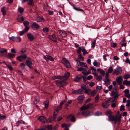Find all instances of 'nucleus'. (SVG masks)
<instances>
[{
    "mask_svg": "<svg viewBox=\"0 0 130 130\" xmlns=\"http://www.w3.org/2000/svg\"><path fill=\"white\" fill-rule=\"evenodd\" d=\"M93 113H94L93 112L88 110L84 111L81 113V114L85 117L92 115L93 114Z\"/></svg>",
    "mask_w": 130,
    "mask_h": 130,
    "instance_id": "f257e3e1",
    "label": "nucleus"
},
{
    "mask_svg": "<svg viewBox=\"0 0 130 130\" xmlns=\"http://www.w3.org/2000/svg\"><path fill=\"white\" fill-rule=\"evenodd\" d=\"M62 62L67 68H70L71 66L69 61L65 58H63L62 60Z\"/></svg>",
    "mask_w": 130,
    "mask_h": 130,
    "instance_id": "f03ea898",
    "label": "nucleus"
},
{
    "mask_svg": "<svg viewBox=\"0 0 130 130\" xmlns=\"http://www.w3.org/2000/svg\"><path fill=\"white\" fill-rule=\"evenodd\" d=\"M55 84L57 86L60 87L66 85L67 84L66 81H62L59 80H56L55 81Z\"/></svg>",
    "mask_w": 130,
    "mask_h": 130,
    "instance_id": "7ed1b4c3",
    "label": "nucleus"
},
{
    "mask_svg": "<svg viewBox=\"0 0 130 130\" xmlns=\"http://www.w3.org/2000/svg\"><path fill=\"white\" fill-rule=\"evenodd\" d=\"M58 111L57 109H56L54 111L53 114V117H51L49 118V120L50 121H55L56 119V117L57 115L58 114Z\"/></svg>",
    "mask_w": 130,
    "mask_h": 130,
    "instance_id": "20e7f679",
    "label": "nucleus"
},
{
    "mask_svg": "<svg viewBox=\"0 0 130 130\" xmlns=\"http://www.w3.org/2000/svg\"><path fill=\"white\" fill-rule=\"evenodd\" d=\"M108 120L110 121H114V124H116V121L117 118L118 117V116H115L113 115H110L109 116Z\"/></svg>",
    "mask_w": 130,
    "mask_h": 130,
    "instance_id": "39448f33",
    "label": "nucleus"
},
{
    "mask_svg": "<svg viewBox=\"0 0 130 130\" xmlns=\"http://www.w3.org/2000/svg\"><path fill=\"white\" fill-rule=\"evenodd\" d=\"M76 61L77 62V68H78V67L79 66V65H80L81 66L85 67L87 68H88L87 64L85 63L84 62H80L79 60H76Z\"/></svg>",
    "mask_w": 130,
    "mask_h": 130,
    "instance_id": "423d86ee",
    "label": "nucleus"
},
{
    "mask_svg": "<svg viewBox=\"0 0 130 130\" xmlns=\"http://www.w3.org/2000/svg\"><path fill=\"white\" fill-rule=\"evenodd\" d=\"M110 100V99H109L106 101L105 102L102 103V107L104 108L107 109L108 108L109 105V102Z\"/></svg>",
    "mask_w": 130,
    "mask_h": 130,
    "instance_id": "0eeeda50",
    "label": "nucleus"
},
{
    "mask_svg": "<svg viewBox=\"0 0 130 130\" xmlns=\"http://www.w3.org/2000/svg\"><path fill=\"white\" fill-rule=\"evenodd\" d=\"M28 60H26L25 62V63L26 65L30 68H32V63L31 61V59L28 58H27Z\"/></svg>",
    "mask_w": 130,
    "mask_h": 130,
    "instance_id": "6e6552de",
    "label": "nucleus"
},
{
    "mask_svg": "<svg viewBox=\"0 0 130 130\" xmlns=\"http://www.w3.org/2000/svg\"><path fill=\"white\" fill-rule=\"evenodd\" d=\"M122 71V70L121 68L120 67H119L113 71V74H115L116 75H118L119 73H120V72Z\"/></svg>",
    "mask_w": 130,
    "mask_h": 130,
    "instance_id": "1a4fd4ad",
    "label": "nucleus"
},
{
    "mask_svg": "<svg viewBox=\"0 0 130 130\" xmlns=\"http://www.w3.org/2000/svg\"><path fill=\"white\" fill-rule=\"evenodd\" d=\"M38 120L42 123H44L47 122V120L46 118L44 116H41L38 118Z\"/></svg>",
    "mask_w": 130,
    "mask_h": 130,
    "instance_id": "9d476101",
    "label": "nucleus"
},
{
    "mask_svg": "<svg viewBox=\"0 0 130 130\" xmlns=\"http://www.w3.org/2000/svg\"><path fill=\"white\" fill-rule=\"evenodd\" d=\"M32 28L34 30H37L39 28V26L36 23L34 22L31 25Z\"/></svg>",
    "mask_w": 130,
    "mask_h": 130,
    "instance_id": "9b49d317",
    "label": "nucleus"
},
{
    "mask_svg": "<svg viewBox=\"0 0 130 130\" xmlns=\"http://www.w3.org/2000/svg\"><path fill=\"white\" fill-rule=\"evenodd\" d=\"M48 38L53 41L56 42H57V38L56 36L54 34L52 35H49Z\"/></svg>",
    "mask_w": 130,
    "mask_h": 130,
    "instance_id": "f8f14e48",
    "label": "nucleus"
},
{
    "mask_svg": "<svg viewBox=\"0 0 130 130\" xmlns=\"http://www.w3.org/2000/svg\"><path fill=\"white\" fill-rule=\"evenodd\" d=\"M122 76H120L117 77L116 79L117 83L119 85H121L122 83Z\"/></svg>",
    "mask_w": 130,
    "mask_h": 130,
    "instance_id": "ddd939ff",
    "label": "nucleus"
},
{
    "mask_svg": "<svg viewBox=\"0 0 130 130\" xmlns=\"http://www.w3.org/2000/svg\"><path fill=\"white\" fill-rule=\"evenodd\" d=\"M83 93L84 92L81 89L75 90L72 92L73 93H74L75 94H81Z\"/></svg>",
    "mask_w": 130,
    "mask_h": 130,
    "instance_id": "4468645a",
    "label": "nucleus"
},
{
    "mask_svg": "<svg viewBox=\"0 0 130 130\" xmlns=\"http://www.w3.org/2000/svg\"><path fill=\"white\" fill-rule=\"evenodd\" d=\"M27 36L28 38L31 41H32L35 39L34 36L31 33H28L27 34Z\"/></svg>",
    "mask_w": 130,
    "mask_h": 130,
    "instance_id": "2eb2a0df",
    "label": "nucleus"
},
{
    "mask_svg": "<svg viewBox=\"0 0 130 130\" xmlns=\"http://www.w3.org/2000/svg\"><path fill=\"white\" fill-rule=\"evenodd\" d=\"M44 58L46 61L48 60H50L51 61H54L53 58L52 56L49 55H46L44 56Z\"/></svg>",
    "mask_w": 130,
    "mask_h": 130,
    "instance_id": "dca6fc26",
    "label": "nucleus"
},
{
    "mask_svg": "<svg viewBox=\"0 0 130 130\" xmlns=\"http://www.w3.org/2000/svg\"><path fill=\"white\" fill-rule=\"evenodd\" d=\"M103 80L105 82L103 83L104 85H106V84L109 85L110 84V80L109 78L103 79Z\"/></svg>",
    "mask_w": 130,
    "mask_h": 130,
    "instance_id": "f3484780",
    "label": "nucleus"
},
{
    "mask_svg": "<svg viewBox=\"0 0 130 130\" xmlns=\"http://www.w3.org/2000/svg\"><path fill=\"white\" fill-rule=\"evenodd\" d=\"M84 98V95H83L78 96L77 98V99L78 100V103H80L82 102Z\"/></svg>",
    "mask_w": 130,
    "mask_h": 130,
    "instance_id": "a211bd4d",
    "label": "nucleus"
},
{
    "mask_svg": "<svg viewBox=\"0 0 130 130\" xmlns=\"http://www.w3.org/2000/svg\"><path fill=\"white\" fill-rule=\"evenodd\" d=\"M59 34L63 37H65L67 36V33L64 31H59Z\"/></svg>",
    "mask_w": 130,
    "mask_h": 130,
    "instance_id": "6ab92c4d",
    "label": "nucleus"
},
{
    "mask_svg": "<svg viewBox=\"0 0 130 130\" xmlns=\"http://www.w3.org/2000/svg\"><path fill=\"white\" fill-rule=\"evenodd\" d=\"M15 55L14 54L9 53L7 54V56L8 59H12L14 58Z\"/></svg>",
    "mask_w": 130,
    "mask_h": 130,
    "instance_id": "aec40b11",
    "label": "nucleus"
},
{
    "mask_svg": "<svg viewBox=\"0 0 130 130\" xmlns=\"http://www.w3.org/2000/svg\"><path fill=\"white\" fill-rule=\"evenodd\" d=\"M36 21L37 22H43L44 19L43 18L39 17L36 19Z\"/></svg>",
    "mask_w": 130,
    "mask_h": 130,
    "instance_id": "412c9836",
    "label": "nucleus"
},
{
    "mask_svg": "<svg viewBox=\"0 0 130 130\" xmlns=\"http://www.w3.org/2000/svg\"><path fill=\"white\" fill-rule=\"evenodd\" d=\"M49 103V102L48 100H46L44 102L45 107L43 108L44 110H45L47 108L48 106Z\"/></svg>",
    "mask_w": 130,
    "mask_h": 130,
    "instance_id": "4be33fe9",
    "label": "nucleus"
},
{
    "mask_svg": "<svg viewBox=\"0 0 130 130\" xmlns=\"http://www.w3.org/2000/svg\"><path fill=\"white\" fill-rule=\"evenodd\" d=\"M17 20L18 22L21 23L24 20V19L23 17H18L17 18Z\"/></svg>",
    "mask_w": 130,
    "mask_h": 130,
    "instance_id": "5701e85b",
    "label": "nucleus"
},
{
    "mask_svg": "<svg viewBox=\"0 0 130 130\" xmlns=\"http://www.w3.org/2000/svg\"><path fill=\"white\" fill-rule=\"evenodd\" d=\"M82 79V77H80L77 76L75 78L74 81L76 82H78L81 81Z\"/></svg>",
    "mask_w": 130,
    "mask_h": 130,
    "instance_id": "b1692460",
    "label": "nucleus"
},
{
    "mask_svg": "<svg viewBox=\"0 0 130 130\" xmlns=\"http://www.w3.org/2000/svg\"><path fill=\"white\" fill-rule=\"evenodd\" d=\"M1 10L3 15H5L6 14V11L5 9V7H3L1 8Z\"/></svg>",
    "mask_w": 130,
    "mask_h": 130,
    "instance_id": "393cba45",
    "label": "nucleus"
},
{
    "mask_svg": "<svg viewBox=\"0 0 130 130\" xmlns=\"http://www.w3.org/2000/svg\"><path fill=\"white\" fill-rule=\"evenodd\" d=\"M27 3L28 5L31 6H33L34 5V3L33 2V0H28Z\"/></svg>",
    "mask_w": 130,
    "mask_h": 130,
    "instance_id": "a878e982",
    "label": "nucleus"
},
{
    "mask_svg": "<svg viewBox=\"0 0 130 130\" xmlns=\"http://www.w3.org/2000/svg\"><path fill=\"white\" fill-rule=\"evenodd\" d=\"M7 52V50L5 49L3 51H0L2 55L3 56L6 55Z\"/></svg>",
    "mask_w": 130,
    "mask_h": 130,
    "instance_id": "bb28decb",
    "label": "nucleus"
},
{
    "mask_svg": "<svg viewBox=\"0 0 130 130\" xmlns=\"http://www.w3.org/2000/svg\"><path fill=\"white\" fill-rule=\"evenodd\" d=\"M73 8L77 11H82L83 12H84V11L83 9H82L79 8H78L76 7L74 5L73 6Z\"/></svg>",
    "mask_w": 130,
    "mask_h": 130,
    "instance_id": "cd10ccee",
    "label": "nucleus"
},
{
    "mask_svg": "<svg viewBox=\"0 0 130 130\" xmlns=\"http://www.w3.org/2000/svg\"><path fill=\"white\" fill-rule=\"evenodd\" d=\"M27 57V56L25 54H24L19 56L18 58H21L23 59V60H25L26 58Z\"/></svg>",
    "mask_w": 130,
    "mask_h": 130,
    "instance_id": "c85d7f7f",
    "label": "nucleus"
},
{
    "mask_svg": "<svg viewBox=\"0 0 130 130\" xmlns=\"http://www.w3.org/2000/svg\"><path fill=\"white\" fill-rule=\"evenodd\" d=\"M94 66L97 67H99L100 66V63H98L96 62V60H95L94 62L93 63Z\"/></svg>",
    "mask_w": 130,
    "mask_h": 130,
    "instance_id": "c756f323",
    "label": "nucleus"
},
{
    "mask_svg": "<svg viewBox=\"0 0 130 130\" xmlns=\"http://www.w3.org/2000/svg\"><path fill=\"white\" fill-rule=\"evenodd\" d=\"M87 107L88 109L89 108L93 109L94 108V106L91 104H89L87 105Z\"/></svg>",
    "mask_w": 130,
    "mask_h": 130,
    "instance_id": "7c9ffc66",
    "label": "nucleus"
},
{
    "mask_svg": "<svg viewBox=\"0 0 130 130\" xmlns=\"http://www.w3.org/2000/svg\"><path fill=\"white\" fill-rule=\"evenodd\" d=\"M18 11L21 13H22L24 11V9L22 7L19 6L18 9Z\"/></svg>",
    "mask_w": 130,
    "mask_h": 130,
    "instance_id": "2f4dec72",
    "label": "nucleus"
},
{
    "mask_svg": "<svg viewBox=\"0 0 130 130\" xmlns=\"http://www.w3.org/2000/svg\"><path fill=\"white\" fill-rule=\"evenodd\" d=\"M23 123L24 124H25V122L24 121L22 120H20V121H17L16 123L17 126H18L19 125V123Z\"/></svg>",
    "mask_w": 130,
    "mask_h": 130,
    "instance_id": "473e14b6",
    "label": "nucleus"
},
{
    "mask_svg": "<svg viewBox=\"0 0 130 130\" xmlns=\"http://www.w3.org/2000/svg\"><path fill=\"white\" fill-rule=\"evenodd\" d=\"M53 79H61V76L59 75L57 76H54L53 77Z\"/></svg>",
    "mask_w": 130,
    "mask_h": 130,
    "instance_id": "72a5a7b5",
    "label": "nucleus"
},
{
    "mask_svg": "<svg viewBox=\"0 0 130 130\" xmlns=\"http://www.w3.org/2000/svg\"><path fill=\"white\" fill-rule=\"evenodd\" d=\"M124 78L125 79H127L130 78V75L129 74H126L123 76Z\"/></svg>",
    "mask_w": 130,
    "mask_h": 130,
    "instance_id": "f704fd0d",
    "label": "nucleus"
},
{
    "mask_svg": "<svg viewBox=\"0 0 130 130\" xmlns=\"http://www.w3.org/2000/svg\"><path fill=\"white\" fill-rule=\"evenodd\" d=\"M96 40L95 39L93 41H92L91 42V47L94 48L96 44Z\"/></svg>",
    "mask_w": 130,
    "mask_h": 130,
    "instance_id": "c9c22d12",
    "label": "nucleus"
},
{
    "mask_svg": "<svg viewBox=\"0 0 130 130\" xmlns=\"http://www.w3.org/2000/svg\"><path fill=\"white\" fill-rule=\"evenodd\" d=\"M113 70L112 67H110L107 70L108 71V72L111 73L112 72Z\"/></svg>",
    "mask_w": 130,
    "mask_h": 130,
    "instance_id": "e433bc0d",
    "label": "nucleus"
},
{
    "mask_svg": "<svg viewBox=\"0 0 130 130\" xmlns=\"http://www.w3.org/2000/svg\"><path fill=\"white\" fill-rule=\"evenodd\" d=\"M84 71L82 72V74L85 76H87L88 75V73H87V72L86 70V69H85Z\"/></svg>",
    "mask_w": 130,
    "mask_h": 130,
    "instance_id": "4c0bfd02",
    "label": "nucleus"
},
{
    "mask_svg": "<svg viewBox=\"0 0 130 130\" xmlns=\"http://www.w3.org/2000/svg\"><path fill=\"white\" fill-rule=\"evenodd\" d=\"M78 58L80 59V60L82 61L84 60V58L83 57H82L81 54H79L78 55Z\"/></svg>",
    "mask_w": 130,
    "mask_h": 130,
    "instance_id": "58836bf2",
    "label": "nucleus"
},
{
    "mask_svg": "<svg viewBox=\"0 0 130 130\" xmlns=\"http://www.w3.org/2000/svg\"><path fill=\"white\" fill-rule=\"evenodd\" d=\"M23 24L25 26H28L29 25V22L27 21H25L23 23Z\"/></svg>",
    "mask_w": 130,
    "mask_h": 130,
    "instance_id": "ea45409f",
    "label": "nucleus"
},
{
    "mask_svg": "<svg viewBox=\"0 0 130 130\" xmlns=\"http://www.w3.org/2000/svg\"><path fill=\"white\" fill-rule=\"evenodd\" d=\"M48 29L47 27H45L43 29V31L44 33H47L48 31Z\"/></svg>",
    "mask_w": 130,
    "mask_h": 130,
    "instance_id": "a19ab883",
    "label": "nucleus"
},
{
    "mask_svg": "<svg viewBox=\"0 0 130 130\" xmlns=\"http://www.w3.org/2000/svg\"><path fill=\"white\" fill-rule=\"evenodd\" d=\"M111 46L113 48L116 47L117 45V44L116 43H113L112 42L111 43Z\"/></svg>",
    "mask_w": 130,
    "mask_h": 130,
    "instance_id": "79ce46f5",
    "label": "nucleus"
},
{
    "mask_svg": "<svg viewBox=\"0 0 130 130\" xmlns=\"http://www.w3.org/2000/svg\"><path fill=\"white\" fill-rule=\"evenodd\" d=\"M80 109L82 110H85L86 109H88L87 108V105L86 106H84V105L82 106L81 107Z\"/></svg>",
    "mask_w": 130,
    "mask_h": 130,
    "instance_id": "37998d69",
    "label": "nucleus"
},
{
    "mask_svg": "<svg viewBox=\"0 0 130 130\" xmlns=\"http://www.w3.org/2000/svg\"><path fill=\"white\" fill-rule=\"evenodd\" d=\"M102 77L101 75H99L98 77L96 78V80H97L100 81L102 80Z\"/></svg>",
    "mask_w": 130,
    "mask_h": 130,
    "instance_id": "c03bdc74",
    "label": "nucleus"
},
{
    "mask_svg": "<svg viewBox=\"0 0 130 130\" xmlns=\"http://www.w3.org/2000/svg\"><path fill=\"white\" fill-rule=\"evenodd\" d=\"M61 79L62 81H66L67 80V78H66L64 76H61Z\"/></svg>",
    "mask_w": 130,
    "mask_h": 130,
    "instance_id": "a18cd8bd",
    "label": "nucleus"
},
{
    "mask_svg": "<svg viewBox=\"0 0 130 130\" xmlns=\"http://www.w3.org/2000/svg\"><path fill=\"white\" fill-rule=\"evenodd\" d=\"M82 52L84 55H85L86 54H88V53L87 52L86 50L84 48L82 49Z\"/></svg>",
    "mask_w": 130,
    "mask_h": 130,
    "instance_id": "49530a36",
    "label": "nucleus"
},
{
    "mask_svg": "<svg viewBox=\"0 0 130 130\" xmlns=\"http://www.w3.org/2000/svg\"><path fill=\"white\" fill-rule=\"evenodd\" d=\"M70 120L71 122H75L76 121L75 118L74 116H72L71 117V118L70 119Z\"/></svg>",
    "mask_w": 130,
    "mask_h": 130,
    "instance_id": "de8ad7c7",
    "label": "nucleus"
},
{
    "mask_svg": "<svg viewBox=\"0 0 130 130\" xmlns=\"http://www.w3.org/2000/svg\"><path fill=\"white\" fill-rule=\"evenodd\" d=\"M112 112L110 110H108L106 112V115L109 117V116H110V115H111V114Z\"/></svg>",
    "mask_w": 130,
    "mask_h": 130,
    "instance_id": "09e8293b",
    "label": "nucleus"
},
{
    "mask_svg": "<svg viewBox=\"0 0 130 130\" xmlns=\"http://www.w3.org/2000/svg\"><path fill=\"white\" fill-rule=\"evenodd\" d=\"M6 66L7 67H8V68L11 71H12L13 70V69L11 67V66L10 64H6Z\"/></svg>",
    "mask_w": 130,
    "mask_h": 130,
    "instance_id": "8fccbe9b",
    "label": "nucleus"
},
{
    "mask_svg": "<svg viewBox=\"0 0 130 130\" xmlns=\"http://www.w3.org/2000/svg\"><path fill=\"white\" fill-rule=\"evenodd\" d=\"M96 93V91L95 90H93L91 92V94L92 96H93Z\"/></svg>",
    "mask_w": 130,
    "mask_h": 130,
    "instance_id": "3c124183",
    "label": "nucleus"
},
{
    "mask_svg": "<svg viewBox=\"0 0 130 130\" xmlns=\"http://www.w3.org/2000/svg\"><path fill=\"white\" fill-rule=\"evenodd\" d=\"M82 49L81 47H78V49L77 50V53L80 54L81 52Z\"/></svg>",
    "mask_w": 130,
    "mask_h": 130,
    "instance_id": "603ef678",
    "label": "nucleus"
},
{
    "mask_svg": "<svg viewBox=\"0 0 130 130\" xmlns=\"http://www.w3.org/2000/svg\"><path fill=\"white\" fill-rule=\"evenodd\" d=\"M118 93L116 92H114L113 91H112L111 92V95L112 96H114V95H116L118 94Z\"/></svg>",
    "mask_w": 130,
    "mask_h": 130,
    "instance_id": "864d4df0",
    "label": "nucleus"
},
{
    "mask_svg": "<svg viewBox=\"0 0 130 130\" xmlns=\"http://www.w3.org/2000/svg\"><path fill=\"white\" fill-rule=\"evenodd\" d=\"M120 110V111H122L123 110L125 111V109L124 108V106L122 105H121V106Z\"/></svg>",
    "mask_w": 130,
    "mask_h": 130,
    "instance_id": "5fc2aeb1",
    "label": "nucleus"
},
{
    "mask_svg": "<svg viewBox=\"0 0 130 130\" xmlns=\"http://www.w3.org/2000/svg\"><path fill=\"white\" fill-rule=\"evenodd\" d=\"M81 89L82 90H85L87 89V87L86 85L83 86L81 87Z\"/></svg>",
    "mask_w": 130,
    "mask_h": 130,
    "instance_id": "6e6d98bb",
    "label": "nucleus"
},
{
    "mask_svg": "<svg viewBox=\"0 0 130 130\" xmlns=\"http://www.w3.org/2000/svg\"><path fill=\"white\" fill-rule=\"evenodd\" d=\"M9 39L12 40L13 41H15V37L14 36H12L9 38Z\"/></svg>",
    "mask_w": 130,
    "mask_h": 130,
    "instance_id": "4d7b16f0",
    "label": "nucleus"
},
{
    "mask_svg": "<svg viewBox=\"0 0 130 130\" xmlns=\"http://www.w3.org/2000/svg\"><path fill=\"white\" fill-rule=\"evenodd\" d=\"M101 115V112H100L98 111H97L95 114V116H99Z\"/></svg>",
    "mask_w": 130,
    "mask_h": 130,
    "instance_id": "13d9d810",
    "label": "nucleus"
},
{
    "mask_svg": "<svg viewBox=\"0 0 130 130\" xmlns=\"http://www.w3.org/2000/svg\"><path fill=\"white\" fill-rule=\"evenodd\" d=\"M6 118V116H2L0 113V119L3 120Z\"/></svg>",
    "mask_w": 130,
    "mask_h": 130,
    "instance_id": "bf43d9fd",
    "label": "nucleus"
},
{
    "mask_svg": "<svg viewBox=\"0 0 130 130\" xmlns=\"http://www.w3.org/2000/svg\"><path fill=\"white\" fill-rule=\"evenodd\" d=\"M99 95H97L96 96L95 98V103H98V100H99Z\"/></svg>",
    "mask_w": 130,
    "mask_h": 130,
    "instance_id": "052dcab7",
    "label": "nucleus"
},
{
    "mask_svg": "<svg viewBox=\"0 0 130 130\" xmlns=\"http://www.w3.org/2000/svg\"><path fill=\"white\" fill-rule=\"evenodd\" d=\"M100 73L101 74L102 76H104L105 73V71L103 70H101L100 71Z\"/></svg>",
    "mask_w": 130,
    "mask_h": 130,
    "instance_id": "680f3d73",
    "label": "nucleus"
},
{
    "mask_svg": "<svg viewBox=\"0 0 130 130\" xmlns=\"http://www.w3.org/2000/svg\"><path fill=\"white\" fill-rule=\"evenodd\" d=\"M70 75V73L68 72H67V73H66L64 75V76L66 77L67 78L69 77Z\"/></svg>",
    "mask_w": 130,
    "mask_h": 130,
    "instance_id": "e2e57ef3",
    "label": "nucleus"
},
{
    "mask_svg": "<svg viewBox=\"0 0 130 130\" xmlns=\"http://www.w3.org/2000/svg\"><path fill=\"white\" fill-rule=\"evenodd\" d=\"M96 89L97 90H100L101 89H102V86H97L96 87Z\"/></svg>",
    "mask_w": 130,
    "mask_h": 130,
    "instance_id": "0e129e2a",
    "label": "nucleus"
},
{
    "mask_svg": "<svg viewBox=\"0 0 130 130\" xmlns=\"http://www.w3.org/2000/svg\"><path fill=\"white\" fill-rule=\"evenodd\" d=\"M72 101L71 100H70L66 103V105L67 106H68L69 105L71 104L72 103Z\"/></svg>",
    "mask_w": 130,
    "mask_h": 130,
    "instance_id": "69168bd1",
    "label": "nucleus"
},
{
    "mask_svg": "<svg viewBox=\"0 0 130 130\" xmlns=\"http://www.w3.org/2000/svg\"><path fill=\"white\" fill-rule=\"evenodd\" d=\"M25 28L24 29V31L25 32H26L27 31H28L29 28V27L28 26H25Z\"/></svg>",
    "mask_w": 130,
    "mask_h": 130,
    "instance_id": "338daca9",
    "label": "nucleus"
},
{
    "mask_svg": "<svg viewBox=\"0 0 130 130\" xmlns=\"http://www.w3.org/2000/svg\"><path fill=\"white\" fill-rule=\"evenodd\" d=\"M85 69H84L82 67H80V68H78V69L77 70V71H84V70Z\"/></svg>",
    "mask_w": 130,
    "mask_h": 130,
    "instance_id": "774afa93",
    "label": "nucleus"
}]
</instances>
